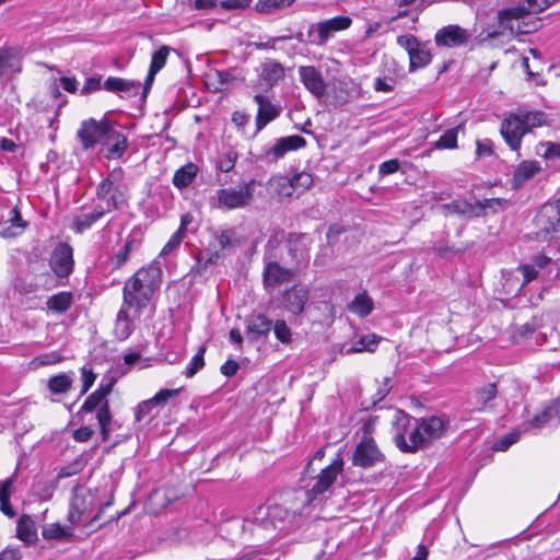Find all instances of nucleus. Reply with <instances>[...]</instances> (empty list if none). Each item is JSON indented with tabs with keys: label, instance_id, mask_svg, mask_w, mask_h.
<instances>
[{
	"label": "nucleus",
	"instance_id": "obj_1",
	"mask_svg": "<svg viewBox=\"0 0 560 560\" xmlns=\"http://www.w3.org/2000/svg\"><path fill=\"white\" fill-rule=\"evenodd\" d=\"M161 283L162 269L160 262L154 260L126 280L122 288V305L132 308L139 316L142 310L149 305Z\"/></svg>",
	"mask_w": 560,
	"mask_h": 560
},
{
	"label": "nucleus",
	"instance_id": "obj_2",
	"mask_svg": "<svg viewBox=\"0 0 560 560\" xmlns=\"http://www.w3.org/2000/svg\"><path fill=\"white\" fill-rule=\"evenodd\" d=\"M295 517V511H289L281 505H259L246 515L243 530H248L261 539L272 538L277 534L290 530Z\"/></svg>",
	"mask_w": 560,
	"mask_h": 560
},
{
	"label": "nucleus",
	"instance_id": "obj_3",
	"mask_svg": "<svg viewBox=\"0 0 560 560\" xmlns=\"http://www.w3.org/2000/svg\"><path fill=\"white\" fill-rule=\"evenodd\" d=\"M445 431V422H408L395 434L396 446L404 453H415L439 439Z\"/></svg>",
	"mask_w": 560,
	"mask_h": 560
},
{
	"label": "nucleus",
	"instance_id": "obj_4",
	"mask_svg": "<svg viewBox=\"0 0 560 560\" xmlns=\"http://www.w3.org/2000/svg\"><path fill=\"white\" fill-rule=\"evenodd\" d=\"M546 124L547 115L544 112H526L520 109L514 114H510V116L501 122L500 132L510 149L518 151L523 137L534 128L541 127Z\"/></svg>",
	"mask_w": 560,
	"mask_h": 560
},
{
	"label": "nucleus",
	"instance_id": "obj_5",
	"mask_svg": "<svg viewBox=\"0 0 560 560\" xmlns=\"http://www.w3.org/2000/svg\"><path fill=\"white\" fill-rule=\"evenodd\" d=\"M122 171H112L96 187V197L105 202L104 209L107 212L119 209L126 203V196L122 185Z\"/></svg>",
	"mask_w": 560,
	"mask_h": 560
},
{
	"label": "nucleus",
	"instance_id": "obj_6",
	"mask_svg": "<svg viewBox=\"0 0 560 560\" xmlns=\"http://www.w3.org/2000/svg\"><path fill=\"white\" fill-rule=\"evenodd\" d=\"M311 291L306 284L301 282L280 292L278 302L281 310L290 315L291 323H295L303 314L310 301Z\"/></svg>",
	"mask_w": 560,
	"mask_h": 560
},
{
	"label": "nucleus",
	"instance_id": "obj_7",
	"mask_svg": "<svg viewBox=\"0 0 560 560\" xmlns=\"http://www.w3.org/2000/svg\"><path fill=\"white\" fill-rule=\"evenodd\" d=\"M550 7V0H521L517 4L498 11L497 18L503 30L515 33L512 20H520L529 14H537Z\"/></svg>",
	"mask_w": 560,
	"mask_h": 560
},
{
	"label": "nucleus",
	"instance_id": "obj_8",
	"mask_svg": "<svg viewBox=\"0 0 560 560\" xmlns=\"http://www.w3.org/2000/svg\"><path fill=\"white\" fill-rule=\"evenodd\" d=\"M343 465V459L338 456L330 465L320 469L319 474L312 478V483L306 486L307 490L305 491L307 503H312L317 497L330 491L338 475L342 472Z\"/></svg>",
	"mask_w": 560,
	"mask_h": 560
},
{
	"label": "nucleus",
	"instance_id": "obj_9",
	"mask_svg": "<svg viewBox=\"0 0 560 560\" xmlns=\"http://www.w3.org/2000/svg\"><path fill=\"white\" fill-rule=\"evenodd\" d=\"M256 180L252 179L244 184L240 189L235 188H221L217 190L215 206L228 210L245 208L254 198V189Z\"/></svg>",
	"mask_w": 560,
	"mask_h": 560
},
{
	"label": "nucleus",
	"instance_id": "obj_10",
	"mask_svg": "<svg viewBox=\"0 0 560 560\" xmlns=\"http://www.w3.org/2000/svg\"><path fill=\"white\" fill-rule=\"evenodd\" d=\"M536 236L542 241L557 238L560 226V203L544 205L534 220Z\"/></svg>",
	"mask_w": 560,
	"mask_h": 560
},
{
	"label": "nucleus",
	"instance_id": "obj_11",
	"mask_svg": "<svg viewBox=\"0 0 560 560\" xmlns=\"http://www.w3.org/2000/svg\"><path fill=\"white\" fill-rule=\"evenodd\" d=\"M72 499L68 520L72 525L81 523L88 517L94 508L93 493L82 486H75L72 491Z\"/></svg>",
	"mask_w": 560,
	"mask_h": 560
},
{
	"label": "nucleus",
	"instance_id": "obj_12",
	"mask_svg": "<svg viewBox=\"0 0 560 560\" xmlns=\"http://www.w3.org/2000/svg\"><path fill=\"white\" fill-rule=\"evenodd\" d=\"M110 121L107 119L96 120L89 118L83 120L77 131V138L84 150L92 149L100 140H104L108 132Z\"/></svg>",
	"mask_w": 560,
	"mask_h": 560
},
{
	"label": "nucleus",
	"instance_id": "obj_13",
	"mask_svg": "<svg viewBox=\"0 0 560 560\" xmlns=\"http://www.w3.org/2000/svg\"><path fill=\"white\" fill-rule=\"evenodd\" d=\"M182 388H164L158 392L152 398L143 400L137 407L136 420H141L144 417L151 419L160 416V410L173 398L177 397Z\"/></svg>",
	"mask_w": 560,
	"mask_h": 560
},
{
	"label": "nucleus",
	"instance_id": "obj_14",
	"mask_svg": "<svg viewBox=\"0 0 560 560\" xmlns=\"http://www.w3.org/2000/svg\"><path fill=\"white\" fill-rule=\"evenodd\" d=\"M351 23L352 20L350 16L338 15L317 24H313L310 31V36H313V33H316V37L313 42L316 45H325L335 33L349 28Z\"/></svg>",
	"mask_w": 560,
	"mask_h": 560
},
{
	"label": "nucleus",
	"instance_id": "obj_15",
	"mask_svg": "<svg viewBox=\"0 0 560 560\" xmlns=\"http://www.w3.org/2000/svg\"><path fill=\"white\" fill-rule=\"evenodd\" d=\"M114 381L101 384L84 401L81 410L91 412L96 410V420H112L106 396L112 392Z\"/></svg>",
	"mask_w": 560,
	"mask_h": 560
},
{
	"label": "nucleus",
	"instance_id": "obj_16",
	"mask_svg": "<svg viewBox=\"0 0 560 560\" xmlns=\"http://www.w3.org/2000/svg\"><path fill=\"white\" fill-rule=\"evenodd\" d=\"M73 249L68 243H59L52 250L49 266L58 278H68L73 271Z\"/></svg>",
	"mask_w": 560,
	"mask_h": 560
},
{
	"label": "nucleus",
	"instance_id": "obj_17",
	"mask_svg": "<svg viewBox=\"0 0 560 560\" xmlns=\"http://www.w3.org/2000/svg\"><path fill=\"white\" fill-rule=\"evenodd\" d=\"M440 209L445 217L456 214L462 219L472 220L481 218L482 208L479 205V199L459 198L448 203L441 205Z\"/></svg>",
	"mask_w": 560,
	"mask_h": 560
},
{
	"label": "nucleus",
	"instance_id": "obj_18",
	"mask_svg": "<svg viewBox=\"0 0 560 560\" xmlns=\"http://www.w3.org/2000/svg\"><path fill=\"white\" fill-rule=\"evenodd\" d=\"M384 460L373 439H363L355 447L352 464L361 468H370Z\"/></svg>",
	"mask_w": 560,
	"mask_h": 560
},
{
	"label": "nucleus",
	"instance_id": "obj_19",
	"mask_svg": "<svg viewBox=\"0 0 560 560\" xmlns=\"http://www.w3.org/2000/svg\"><path fill=\"white\" fill-rule=\"evenodd\" d=\"M471 34L457 24H450L440 28L434 35L436 46L441 47H459L467 45Z\"/></svg>",
	"mask_w": 560,
	"mask_h": 560
},
{
	"label": "nucleus",
	"instance_id": "obj_20",
	"mask_svg": "<svg viewBox=\"0 0 560 560\" xmlns=\"http://www.w3.org/2000/svg\"><path fill=\"white\" fill-rule=\"evenodd\" d=\"M298 275V270L293 268H284L277 261L266 264L262 272V281L266 289L276 288L282 283L290 282Z\"/></svg>",
	"mask_w": 560,
	"mask_h": 560
},
{
	"label": "nucleus",
	"instance_id": "obj_21",
	"mask_svg": "<svg viewBox=\"0 0 560 560\" xmlns=\"http://www.w3.org/2000/svg\"><path fill=\"white\" fill-rule=\"evenodd\" d=\"M254 101L258 105L256 115V132L261 131L269 122L278 118L282 112L279 104H275L271 100L262 94H256Z\"/></svg>",
	"mask_w": 560,
	"mask_h": 560
},
{
	"label": "nucleus",
	"instance_id": "obj_22",
	"mask_svg": "<svg viewBox=\"0 0 560 560\" xmlns=\"http://www.w3.org/2000/svg\"><path fill=\"white\" fill-rule=\"evenodd\" d=\"M300 80L305 89L315 97L320 98L326 93V83L322 73L314 66L299 67Z\"/></svg>",
	"mask_w": 560,
	"mask_h": 560
},
{
	"label": "nucleus",
	"instance_id": "obj_23",
	"mask_svg": "<svg viewBox=\"0 0 560 560\" xmlns=\"http://www.w3.org/2000/svg\"><path fill=\"white\" fill-rule=\"evenodd\" d=\"M103 147L106 149L105 156L108 160L120 159L128 148V140L127 137L110 122L108 132L104 138Z\"/></svg>",
	"mask_w": 560,
	"mask_h": 560
},
{
	"label": "nucleus",
	"instance_id": "obj_24",
	"mask_svg": "<svg viewBox=\"0 0 560 560\" xmlns=\"http://www.w3.org/2000/svg\"><path fill=\"white\" fill-rule=\"evenodd\" d=\"M140 86L141 84L139 81L119 77H108L103 83L104 90L116 93L122 98H130L138 95Z\"/></svg>",
	"mask_w": 560,
	"mask_h": 560
},
{
	"label": "nucleus",
	"instance_id": "obj_25",
	"mask_svg": "<svg viewBox=\"0 0 560 560\" xmlns=\"http://www.w3.org/2000/svg\"><path fill=\"white\" fill-rule=\"evenodd\" d=\"M306 145V140L299 136H288L279 138L276 143L267 151V156H271L272 161L282 159L288 152L302 149Z\"/></svg>",
	"mask_w": 560,
	"mask_h": 560
},
{
	"label": "nucleus",
	"instance_id": "obj_26",
	"mask_svg": "<svg viewBox=\"0 0 560 560\" xmlns=\"http://www.w3.org/2000/svg\"><path fill=\"white\" fill-rule=\"evenodd\" d=\"M272 328V320L265 314L253 315L246 318L245 334L249 341L256 342L267 337Z\"/></svg>",
	"mask_w": 560,
	"mask_h": 560
},
{
	"label": "nucleus",
	"instance_id": "obj_27",
	"mask_svg": "<svg viewBox=\"0 0 560 560\" xmlns=\"http://www.w3.org/2000/svg\"><path fill=\"white\" fill-rule=\"evenodd\" d=\"M27 226L18 207L10 210L9 218L0 224V236L13 238L21 235Z\"/></svg>",
	"mask_w": 560,
	"mask_h": 560
},
{
	"label": "nucleus",
	"instance_id": "obj_28",
	"mask_svg": "<svg viewBox=\"0 0 560 560\" xmlns=\"http://www.w3.org/2000/svg\"><path fill=\"white\" fill-rule=\"evenodd\" d=\"M107 211L102 205H96L91 211L82 208L81 212L73 218V230L82 234L91 229L95 222L101 220Z\"/></svg>",
	"mask_w": 560,
	"mask_h": 560
},
{
	"label": "nucleus",
	"instance_id": "obj_29",
	"mask_svg": "<svg viewBox=\"0 0 560 560\" xmlns=\"http://www.w3.org/2000/svg\"><path fill=\"white\" fill-rule=\"evenodd\" d=\"M498 396L497 383L485 384L474 390L472 401L474 408L478 411L493 407L492 401Z\"/></svg>",
	"mask_w": 560,
	"mask_h": 560
},
{
	"label": "nucleus",
	"instance_id": "obj_30",
	"mask_svg": "<svg viewBox=\"0 0 560 560\" xmlns=\"http://www.w3.org/2000/svg\"><path fill=\"white\" fill-rule=\"evenodd\" d=\"M240 244L237 233L233 229H226L215 234V240L210 246L224 256L229 255Z\"/></svg>",
	"mask_w": 560,
	"mask_h": 560
},
{
	"label": "nucleus",
	"instance_id": "obj_31",
	"mask_svg": "<svg viewBox=\"0 0 560 560\" xmlns=\"http://www.w3.org/2000/svg\"><path fill=\"white\" fill-rule=\"evenodd\" d=\"M16 537L26 545L33 544L37 539V530L33 518L23 514L16 524Z\"/></svg>",
	"mask_w": 560,
	"mask_h": 560
},
{
	"label": "nucleus",
	"instance_id": "obj_32",
	"mask_svg": "<svg viewBox=\"0 0 560 560\" xmlns=\"http://www.w3.org/2000/svg\"><path fill=\"white\" fill-rule=\"evenodd\" d=\"M129 310L121 305L117 313L114 332L119 340H126L133 331L132 319L128 314Z\"/></svg>",
	"mask_w": 560,
	"mask_h": 560
},
{
	"label": "nucleus",
	"instance_id": "obj_33",
	"mask_svg": "<svg viewBox=\"0 0 560 560\" xmlns=\"http://www.w3.org/2000/svg\"><path fill=\"white\" fill-rule=\"evenodd\" d=\"M272 195L279 198H290L294 195L292 179L285 176H275L268 182Z\"/></svg>",
	"mask_w": 560,
	"mask_h": 560
},
{
	"label": "nucleus",
	"instance_id": "obj_34",
	"mask_svg": "<svg viewBox=\"0 0 560 560\" xmlns=\"http://www.w3.org/2000/svg\"><path fill=\"white\" fill-rule=\"evenodd\" d=\"M72 302V293L62 291L48 298L46 305L52 313L62 314L71 307Z\"/></svg>",
	"mask_w": 560,
	"mask_h": 560
},
{
	"label": "nucleus",
	"instance_id": "obj_35",
	"mask_svg": "<svg viewBox=\"0 0 560 560\" xmlns=\"http://www.w3.org/2000/svg\"><path fill=\"white\" fill-rule=\"evenodd\" d=\"M260 77L268 84L273 85L284 77L283 66L275 60L267 61L261 65Z\"/></svg>",
	"mask_w": 560,
	"mask_h": 560
},
{
	"label": "nucleus",
	"instance_id": "obj_36",
	"mask_svg": "<svg viewBox=\"0 0 560 560\" xmlns=\"http://www.w3.org/2000/svg\"><path fill=\"white\" fill-rule=\"evenodd\" d=\"M540 171L538 162L524 161L515 170L513 174V182L516 186H522L529 178L535 176Z\"/></svg>",
	"mask_w": 560,
	"mask_h": 560
},
{
	"label": "nucleus",
	"instance_id": "obj_37",
	"mask_svg": "<svg viewBox=\"0 0 560 560\" xmlns=\"http://www.w3.org/2000/svg\"><path fill=\"white\" fill-rule=\"evenodd\" d=\"M198 172L197 165L188 163L178 168L173 176V184L177 188H186L195 179Z\"/></svg>",
	"mask_w": 560,
	"mask_h": 560
},
{
	"label": "nucleus",
	"instance_id": "obj_38",
	"mask_svg": "<svg viewBox=\"0 0 560 560\" xmlns=\"http://www.w3.org/2000/svg\"><path fill=\"white\" fill-rule=\"evenodd\" d=\"M432 60L431 51L421 44L409 55V71L413 72L417 69L427 67Z\"/></svg>",
	"mask_w": 560,
	"mask_h": 560
},
{
	"label": "nucleus",
	"instance_id": "obj_39",
	"mask_svg": "<svg viewBox=\"0 0 560 560\" xmlns=\"http://www.w3.org/2000/svg\"><path fill=\"white\" fill-rule=\"evenodd\" d=\"M373 300L364 292L355 295L352 302L348 305V310L360 317H366L373 311Z\"/></svg>",
	"mask_w": 560,
	"mask_h": 560
},
{
	"label": "nucleus",
	"instance_id": "obj_40",
	"mask_svg": "<svg viewBox=\"0 0 560 560\" xmlns=\"http://www.w3.org/2000/svg\"><path fill=\"white\" fill-rule=\"evenodd\" d=\"M73 373H61L48 380V388L52 394L67 393L73 383Z\"/></svg>",
	"mask_w": 560,
	"mask_h": 560
},
{
	"label": "nucleus",
	"instance_id": "obj_41",
	"mask_svg": "<svg viewBox=\"0 0 560 560\" xmlns=\"http://www.w3.org/2000/svg\"><path fill=\"white\" fill-rule=\"evenodd\" d=\"M43 278H45V282L40 283L38 280L36 281H26V280H20L16 284V290L21 294H31L37 292L40 288H47L49 289L52 284V278L51 275L46 271L42 275Z\"/></svg>",
	"mask_w": 560,
	"mask_h": 560
},
{
	"label": "nucleus",
	"instance_id": "obj_42",
	"mask_svg": "<svg viewBox=\"0 0 560 560\" xmlns=\"http://www.w3.org/2000/svg\"><path fill=\"white\" fill-rule=\"evenodd\" d=\"M528 428L525 427L523 429L521 428H517L513 431H511L510 433L503 435L502 438H500L499 440H497L494 442V444L492 445V450L495 451V452H505L506 450H509L514 443H516L520 439V436L527 432Z\"/></svg>",
	"mask_w": 560,
	"mask_h": 560
},
{
	"label": "nucleus",
	"instance_id": "obj_43",
	"mask_svg": "<svg viewBox=\"0 0 560 560\" xmlns=\"http://www.w3.org/2000/svg\"><path fill=\"white\" fill-rule=\"evenodd\" d=\"M139 243L136 240H128L125 245L113 256L112 262L115 269L121 268L129 259L130 254L137 249Z\"/></svg>",
	"mask_w": 560,
	"mask_h": 560
},
{
	"label": "nucleus",
	"instance_id": "obj_44",
	"mask_svg": "<svg viewBox=\"0 0 560 560\" xmlns=\"http://www.w3.org/2000/svg\"><path fill=\"white\" fill-rule=\"evenodd\" d=\"M464 126L458 125L455 128L446 130L440 139L434 143L436 149H456L457 148V135L459 130H463Z\"/></svg>",
	"mask_w": 560,
	"mask_h": 560
},
{
	"label": "nucleus",
	"instance_id": "obj_45",
	"mask_svg": "<svg viewBox=\"0 0 560 560\" xmlns=\"http://www.w3.org/2000/svg\"><path fill=\"white\" fill-rule=\"evenodd\" d=\"M207 351L206 346H201L197 353L191 358L188 363L184 374L186 377L190 378L197 374L205 366V353Z\"/></svg>",
	"mask_w": 560,
	"mask_h": 560
},
{
	"label": "nucleus",
	"instance_id": "obj_46",
	"mask_svg": "<svg viewBox=\"0 0 560 560\" xmlns=\"http://www.w3.org/2000/svg\"><path fill=\"white\" fill-rule=\"evenodd\" d=\"M295 0H258L256 10L260 13H272L291 5Z\"/></svg>",
	"mask_w": 560,
	"mask_h": 560
},
{
	"label": "nucleus",
	"instance_id": "obj_47",
	"mask_svg": "<svg viewBox=\"0 0 560 560\" xmlns=\"http://www.w3.org/2000/svg\"><path fill=\"white\" fill-rule=\"evenodd\" d=\"M236 160V151H234L233 149H229L226 152L220 154L215 162V167L222 173H228L234 168Z\"/></svg>",
	"mask_w": 560,
	"mask_h": 560
},
{
	"label": "nucleus",
	"instance_id": "obj_48",
	"mask_svg": "<svg viewBox=\"0 0 560 560\" xmlns=\"http://www.w3.org/2000/svg\"><path fill=\"white\" fill-rule=\"evenodd\" d=\"M275 337L283 345H289L292 340V331L284 319H277L272 323Z\"/></svg>",
	"mask_w": 560,
	"mask_h": 560
},
{
	"label": "nucleus",
	"instance_id": "obj_49",
	"mask_svg": "<svg viewBox=\"0 0 560 560\" xmlns=\"http://www.w3.org/2000/svg\"><path fill=\"white\" fill-rule=\"evenodd\" d=\"M42 535L45 539H62L70 536V528L62 527L59 523H52L45 526L42 530Z\"/></svg>",
	"mask_w": 560,
	"mask_h": 560
},
{
	"label": "nucleus",
	"instance_id": "obj_50",
	"mask_svg": "<svg viewBox=\"0 0 560 560\" xmlns=\"http://www.w3.org/2000/svg\"><path fill=\"white\" fill-rule=\"evenodd\" d=\"M171 48L165 45L161 46L156 51H154L149 69L159 72L165 66Z\"/></svg>",
	"mask_w": 560,
	"mask_h": 560
},
{
	"label": "nucleus",
	"instance_id": "obj_51",
	"mask_svg": "<svg viewBox=\"0 0 560 560\" xmlns=\"http://www.w3.org/2000/svg\"><path fill=\"white\" fill-rule=\"evenodd\" d=\"M508 203V200L504 198H486L483 200H479V205L481 206V218L487 215V211L491 210L492 212H498L499 209H503Z\"/></svg>",
	"mask_w": 560,
	"mask_h": 560
},
{
	"label": "nucleus",
	"instance_id": "obj_52",
	"mask_svg": "<svg viewBox=\"0 0 560 560\" xmlns=\"http://www.w3.org/2000/svg\"><path fill=\"white\" fill-rule=\"evenodd\" d=\"M377 345V337L375 335L363 336L354 347L347 350V353L362 352L363 350L373 351L372 346Z\"/></svg>",
	"mask_w": 560,
	"mask_h": 560
},
{
	"label": "nucleus",
	"instance_id": "obj_53",
	"mask_svg": "<svg viewBox=\"0 0 560 560\" xmlns=\"http://www.w3.org/2000/svg\"><path fill=\"white\" fill-rule=\"evenodd\" d=\"M289 254L291 255L292 259L294 260V262L296 265V268H295L296 270L300 267H305L308 264V260H310L308 253L305 249L300 248L296 244L290 246Z\"/></svg>",
	"mask_w": 560,
	"mask_h": 560
},
{
	"label": "nucleus",
	"instance_id": "obj_54",
	"mask_svg": "<svg viewBox=\"0 0 560 560\" xmlns=\"http://www.w3.org/2000/svg\"><path fill=\"white\" fill-rule=\"evenodd\" d=\"M291 179L294 187V191L296 189H301L302 191L306 190L313 184L312 175L305 172L295 174L293 177H291Z\"/></svg>",
	"mask_w": 560,
	"mask_h": 560
},
{
	"label": "nucleus",
	"instance_id": "obj_55",
	"mask_svg": "<svg viewBox=\"0 0 560 560\" xmlns=\"http://www.w3.org/2000/svg\"><path fill=\"white\" fill-rule=\"evenodd\" d=\"M397 44L407 50L408 56L421 45V43L413 35H400L397 37Z\"/></svg>",
	"mask_w": 560,
	"mask_h": 560
},
{
	"label": "nucleus",
	"instance_id": "obj_56",
	"mask_svg": "<svg viewBox=\"0 0 560 560\" xmlns=\"http://www.w3.org/2000/svg\"><path fill=\"white\" fill-rule=\"evenodd\" d=\"M184 235H182V231H176L168 242L164 245L163 249L160 253V256H165L172 253L174 249H176L182 241L184 240Z\"/></svg>",
	"mask_w": 560,
	"mask_h": 560
},
{
	"label": "nucleus",
	"instance_id": "obj_57",
	"mask_svg": "<svg viewBox=\"0 0 560 560\" xmlns=\"http://www.w3.org/2000/svg\"><path fill=\"white\" fill-rule=\"evenodd\" d=\"M102 86L101 77H91L85 80L80 92L82 95H89L93 92L100 91Z\"/></svg>",
	"mask_w": 560,
	"mask_h": 560
},
{
	"label": "nucleus",
	"instance_id": "obj_58",
	"mask_svg": "<svg viewBox=\"0 0 560 560\" xmlns=\"http://www.w3.org/2000/svg\"><path fill=\"white\" fill-rule=\"evenodd\" d=\"M542 416L545 420H560V399H555L548 406H546Z\"/></svg>",
	"mask_w": 560,
	"mask_h": 560
},
{
	"label": "nucleus",
	"instance_id": "obj_59",
	"mask_svg": "<svg viewBox=\"0 0 560 560\" xmlns=\"http://www.w3.org/2000/svg\"><path fill=\"white\" fill-rule=\"evenodd\" d=\"M400 168V161L398 159H392L383 162L378 166V174L381 176H386L389 174L396 173Z\"/></svg>",
	"mask_w": 560,
	"mask_h": 560
},
{
	"label": "nucleus",
	"instance_id": "obj_60",
	"mask_svg": "<svg viewBox=\"0 0 560 560\" xmlns=\"http://www.w3.org/2000/svg\"><path fill=\"white\" fill-rule=\"evenodd\" d=\"M389 382H390V377H385L384 378L383 386L377 389V392L374 395L371 404L370 405H365L363 407L364 409H369L370 406H375L378 401L383 400L388 395V393L390 390Z\"/></svg>",
	"mask_w": 560,
	"mask_h": 560
},
{
	"label": "nucleus",
	"instance_id": "obj_61",
	"mask_svg": "<svg viewBox=\"0 0 560 560\" xmlns=\"http://www.w3.org/2000/svg\"><path fill=\"white\" fill-rule=\"evenodd\" d=\"M395 80L393 78H376L374 82V90L377 92H392L395 88Z\"/></svg>",
	"mask_w": 560,
	"mask_h": 560
},
{
	"label": "nucleus",
	"instance_id": "obj_62",
	"mask_svg": "<svg viewBox=\"0 0 560 560\" xmlns=\"http://www.w3.org/2000/svg\"><path fill=\"white\" fill-rule=\"evenodd\" d=\"M476 147L477 158L490 156L493 153L492 141L489 139L477 140Z\"/></svg>",
	"mask_w": 560,
	"mask_h": 560
},
{
	"label": "nucleus",
	"instance_id": "obj_63",
	"mask_svg": "<svg viewBox=\"0 0 560 560\" xmlns=\"http://www.w3.org/2000/svg\"><path fill=\"white\" fill-rule=\"evenodd\" d=\"M0 560H22V552L19 547H7L0 552Z\"/></svg>",
	"mask_w": 560,
	"mask_h": 560
},
{
	"label": "nucleus",
	"instance_id": "obj_64",
	"mask_svg": "<svg viewBox=\"0 0 560 560\" xmlns=\"http://www.w3.org/2000/svg\"><path fill=\"white\" fill-rule=\"evenodd\" d=\"M345 86L346 84L340 82L339 85L335 88L336 105H343L349 101L350 95Z\"/></svg>",
	"mask_w": 560,
	"mask_h": 560
}]
</instances>
